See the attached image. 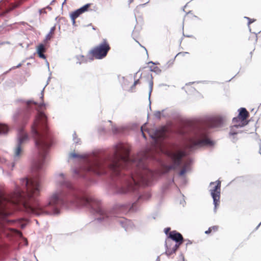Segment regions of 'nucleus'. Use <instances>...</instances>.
Here are the masks:
<instances>
[{
	"mask_svg": "<svg viewBox=\"0 0 261 261\" xmlns=\"http://www.w3.org/2000/svg\"><path fill=\"white\" fill-rule=\"evenodd\" d=\"M90 5L91 4L90 3L86 4L81 8L72 12L71 14H73L74 16L75 15L76 17H78L83 13L88 11Z\"/></svg>",
	"mask_w": 261,
	"mask_h": 261,
	"instance_id": "0eeeda50",
	"label": "nucleus"
},
{
	"mask_svg": "<svg viewBox=\"0 0 261 261\" xmlns=\"http://www.w3.org/2000/svg\"><path fill=\"white\" fill-rule=\"evenodd\" d=\"M110 46L106 39H103L98 45L94 47L90 53L96 59H102L108 54Z\"/></svg>",
	"mask_w": 261,
	"mask_h": 261,
	"instance_id": "20e7f679",
	"label": "nucleus"
},
{
	"mask_svg": "<svg viewBox=\"0 0 261 261\" xmlns=\"http://www.w3.org/2000/svg\"><path fill=\"white\" fill-rule=\"evenodd\" d=\"M133 1V0H128V3H131Z\"/></svg>",
	"mask_w": 261,
	"mask_h": 261,
	"instance_id": "4d7b16f0",
	"label": "nucleus"
},
{
	"mask_svg": "<svg viewBox=\"0 0 261 261\" xmlns=\"http://www.w3.org/2000/svg\"><path fill=\"white\" fill-rule=\"evenodd\" d=\"M109 122L112 123V121L111 120H109Z\"/></svg>",
	"mask_w": 261,
	"mask_h": 261,
	"instance_id": "69168bd1",
	"label": "nucleus"
},
{
	"mask_svg": "<svg viewBox=\"0 0 261 261\" xmlns=\"http://www.w3.org/2000/svg\"><path fill=\"white\" fill-rule=\"evenodd\" d=\"M154 116L157 119H160L161 117V111H155L154 114Z\"/></svg>",
	"mask_w": 261,
	"mask_h": 261,
	"instance_id": "bb28decb",
	"label": "nucleus"
},
{
	"mask_svg": "<svg viewBox=\"0 0 261 261\" xmlns=\"http://www.w3.org/2000/svg\"><path fill=\"white\" fill-rule=\"evenodd\" d=\"M178 54H179V53H178V54H176V56L175 57V58L177 56H178Z\"/></svg>",
	"mask_w": 261,
	"mask_h": 261,
	"instance_id": "0e129e2a",
	"label": "nucleus"
},
{
	"mask_svg": "<svg viewBox=\"0 0 261 261\" xmlns=\"http://www.w3.org/2000/svg\"><path fill=\"white\" fill-rule=\"evenodd\" d=\"M36 223H38V222L37 220H36Z\"/></svg>",
	"mask_w": 261,
	"mask_h": 261,
	"instance_id": "338daca9",
	"label": "nucleus"
},
{
	"mask_svg": "<svg viewBox=\"0 0 261 261\" xmlns=\"http://www.w3.org/2000/svg\"><path fill=\"white\" fill-rule=\"evenodd\" d=\"M55 1H56V0H53V1L50 3V5L53 4L55 2Z\"/></svg>",
	"mask_w": 261,
	"mask_h": 261,
	"instance_id": "8fccbe9b",
	"label": "nucleus"
},
{
	"mask_svg": "<svg viewBox=\"0 0 261 261\" xmlns=\"http://www.w3.org/2000/svg\"><path fill=\"white\" fill-rule=\"evenodd\" d=\"M21 66V63H19V64H18L17 66L12 67V69H15V68H19V67H20Z\"/></svg>",
	"mask_w": 261,
	"mask_h": 261,
	"instance_id": "4c0bfd02",
	"label": "nucleus"
},
{
	"mask_svg": "<svg viewBox=\"0 0 261 261\" xmlns=\"http://www.w3.org/2000/svg\"><path fill=\"white\" fill-rule=\"evenodd\" d=\"M167 168H168V170H175L176 169H177V167H176V166L173 163L171 165H170L169 166H167Z\"/></svg>",
	"mask_w": 261,
	"mask_h": 261,
	"instance_id": "c85d7f7f",
	"label": "nucleus"
},
{
	"mask_svg": "<svg viewBox=\"0 0 261 261\" xmlns=\"http://www.w3.org/2000/svg\"><path fill=\"white\" fill-rule=\"evenodd\" d=\"M259 146H260V148H259V153L261 154V145H259Z\"/></svg>",
	"mask_w": 261,
	"mask_h": 261,
	"instance_id": "603ef678",
	"label": "nucleus"
},
{
	"mask_svg": "<svg viewBox=\"0 0 261 261\" xmlns=\"http://www.w3.org/2000/svg\"><path fill=\"white\" fill-rule=\"evenodd\" d=\"M152 218L153 219H155V215L152 216Z\"/></svg>",
	"mask_w": 261,
	"mask_h": 261,
	"instance_id": "5fc2aeb1",
	"label": "nucleus"
},
{
	"mask_svg": "<svg viewBox=\"0 0 261 261\" xmlns=\"http://www.w3.org/2000/svg\"><path fill=\"white\" fill-rule=\"evenodd\" d=\"M45 9H48V10H51V8L49 6H47L45 8Z\"/></svg>",
	"mask_w": 261,
	"mask_h": 261,
	"instance_id": "c03bdc74",
	"label": "nucleus"
},
{
	"mask_svg": "<svg viewBox=\"0 0 261 261\" xmlns=\"http://www.w3.org/2000/svg\"><path fill=\"white\" fill-rule=\"evenodd\" d=\"M173 62H174V60H171L168 61L167 63V64H166V65L165 66V68H168L169 67H170L171 66H172V64H173Z\"/></svg>",
	"mask_w": 261,
	"mask_h": 261,
	"instance_id": "cd10ccee",
	"label": "nucleus"
},
{
	"mask_svg": "<svg viewBox=\"0 0 261 261\" xmlns=\"http://www.w3.org/2000/svg\"><path fill=\"white\" fill-rule=\"evenodd\" d=\"M9 130V127L7 125L0 123V135L6 134Z\"/></svg>",
	"mask_w": 261,
	"mask_h": 261,
	"instance_id": "4468645a",
	"label": "nucleus"
},
{
	"mask_svg": "<svg viewBox=\"0 0 261 261\" xmlns=\"http://www.w3.org/2000/svg\"><path fill=\"white\" fill-rule=\"evenodd\" d=\"M168 238L174 242L184 241L182 234L176 230H173L169 233Z\"/></svg>",
	"mask_w": 261,
	"mask_h": 261,
	"instance_id": "423d86ee",
	"label": "nucleus"
},
{
	"mask_svg": "<svg viewBox=\"0 0 261 261\" xmlns=\"http://www.w3.org/2000/svg\"><path fill=\"white\" fill-rule=\"evenodd\" d=\"M147 3H148V2H147V3H145V4H144V5H145V4H147Z\"/></svg>",
	"mask_w": 261,
	"mask_h": 261,
	"instance_id": "052dcab7",
	"label": "nucleus"
},
{
	"mask_svg": "<svg viewBox=\"0 0 261 261\" xmlns=\"http://www.w3.org/2000/svg\"><path fill=\"white\" fill-rule=\"evenodd\" d=\"M183 35L187 37H188V38H191V37H192V35H185L184 33H183Z\"/></svg>",
	"mask_w": 261,
	"mask_h": 261,
	"instance_id": "a19ab883",
	"label": "nucleus"
},
{
	"mask_svg": "<svg viewBox=\"0 0 261 261\" xmlns=\"http://www.w3.org/2000/svg\"><path fill=\"white\" fill-rule=\"evenodd\" d=\"M139 81V80H135V82H134V84L135 85H136L138 83Z\"/></svg>",
	"mask_w": 261,
	"mask_h": 261,
	"instance_id": "79ce46f5",
	"label": "nucleus"
},
{
	"mask_svg": "<svg viewBox=\"0 0 261 261\" xmlns=\"http://www.w3.org/2000/svg\"><path fill=\"white\" fill-rule=\"evenodd\" d=\"M180 256L182 257V260L183 261H185V258H184V256L183 254H181Z\"/></svg>",
	"mask_w": 261,
	"mask_h": 261,
	"instance_id": "a18cd8bd",
	"label": "nucleus"
},
{
	"mask_svg": "<svg viewBox=\"0 0 261 261\" xmlns=\"http://www.w3.org/2000/svg\"><path fill=\"white\" fill-rule=\"evenodd\" d=\"M173 250V248H166V251L165 254H166L168 256L171 255L173 253H175V252H173L172 250Z\"/></svg>",
	"mask_w": 261,
	"mask_h": 261,
	"instance_id": "4be33fe9",
	"label": "nucleus"
},
{
	"mask_svg": "<svg viewBox=\"0 0 261 261\" xmlns=\"http://www.w3.org/2000/svg\"><path fill=\"white\" fill-rule=\"evenodd\" d=\"M173 157L174 161L173 163L177 168L178 167H180L182 163V156L180 154H174Z\"/></svg>",
	"mask_w": 261,
	"mask_h": 261,
	"instance_id": "f8f14e48",
	"label": "nucleus"
},
{
	"mask_svg": "<svg viewBox=\"0 0 261 261\" xmlns=\"http://www.w3.org/2000/svg\"><path fill=\"white\" fill-rule=\"evenodd\" d=\"M147 3H148V2H147V3H145V4H144V5H145V4H147Z\"/></svg>",
	"mask_w": 261,
	"mask_h": 261,
	"instance_id": "680f3d73",
	"label": "nucleus"
},
{
	"mask_svg": "<svg viewBox=\"0 0 261 261\" xmlns=\"http://www.w3.org/2000/svg\"><path fill=\"white\" fill-rule=\"evenodd\" d=\"M55 26L53 27L50 30L49 33L46 35V39L49 40L50 39V35L53 33V32L55 30Z\"/></svg>",
	"mask_w": 261,
	"mask_h": 261,
	"instance_id": "393cba45",
	"label": "nucleus"
},
{
	"mask_svg": "<svg viewBox=\"0 0 261 261\" xmlns=\"http://www.w3.org/2000/svg\"><path fill=\"white\" fill-rule=\"evenodd\" d=\"M70 17L71 18V20L72 21V24L73 26H74L75 27L76 25V22H75V19L76 18H77V17H76L75 15L74 16L73 14L70 13Z\"/></svg>",
	"mask_w": 261,
	"mask_h": 261,
	"instance_id": "5701e85b",
	"label": "nucleus"
},
{
	"mask_svg": "<svg viewBox=\"0 0 261 261\" xmlns=\"http://www.w3.org/2000/svg\"><path fill=\"white\" fill-rule=\"evenodd\" d=\"M210 228H212V230H213L214 231H217L218 229V226H213L212 227H210Z\"/></svg>",
	"mask_w": 261,
	"mask_h": 261,
	"instance_id": "72a5a7b5",
	"label": "nucleus"
},
{
	"mask_svg": "<svg viewBox=\"0 0 261 261\" xmlns=\"http://www.w3.org/2000/svg\"><path fill=\"white\" fill-rule=\"evenodd\" d=\"M160 130L158 129H155L153 134H149L150 137L154 140L155 141H157L158 138L159 137Z\"/></svg>",
	"mask_w": 261,
	"mask_h": 261,
	"instance_id": "2eb2a0df",
	"label": "nucleus"
},
{
	"mask_svg": "<svg viewBox=\"0 0 261 261\" xmlns=\"http://www.w3.org/2000/svg\"><path fill=\"white\" fill-rule=\"evenodd\" d=\"M46 48L42 43L40 44L37 48V53L40 58L46 59V56L43 54L46 51Z\"/></svg>",
	"mask_w": 261,
	"mask_h": 261,
	"instance_id": "1a4fd4ad",
	"label": "nucleus"
},
{
	"mask_svg": "<svg viewBox=\"0 0 261 261\" xmlns=\"http://www.w3.org/2000/svg\"><path fill=\"white\" fill-rule=\"evenodd\" d=\"M150 70L151 71L155 72L156 74H160L161 72V70L158 66H151Z\"/></svg>",
	"mask_w": 261,
	"mask_h": 261,
	"instance_id": "aec40b11",
	"label": "nucleus"
},
{
	"mask_svg": "<svg viewBox=\"0 0 261 261\" xmlns=\"http://www.w3.org/2000/svg\"><path fill=\"white\" fill-rule=\"evenodd\" d=\"M12 261H18V260L14 258V259H13Z\"/></svg>",
	"mask_w": 261,
	"mask_h": 261,
	"instance_id": "bf43d9fd",
	"label": "nucleus"
},
{
	"mask_svg": "<svg viewBox=\"0 0 261 261\" xmlns=\"http://www.w3.org/2000/svg\"><path fill=\"white\" fill-rule=\"evenodd\" d=\"M170 229H171L170 227H167L164 229V233H165L166 235L168 236H169V233L171 232L170 231Z\"/></svg>",
	"mask_w": 261,
	"mask_h": 261,
	"instance_id": "7c9ffc66",
	"label": "nucleus"
},
{
	"mask_svg": "<svg viewBox=\"0 0 261 261\" xmlns=\"http://www.w3.org/2000/svg\"><path fill=\"white\" fill-rule=\"evenodd\" d=\"M46 64L48 67V70H49V64L48 62L47 61V60H46Z\"/></svg>",
	"mask_w": 261,
	"mask_h": 261,
	"instance_id": "ea45409f",
	"label": "nucleus"
},
{
	"mask_svg": "<svg viewBox=\"0 0 261 261\" xmlns=\"http://www.w3.org/2000/svg\"><path fill=\"white\" fill-rule=\"evenodd\" d=\"M142 129H143V126H141V131H142V136H143V137L144 138H146V136H145V134H144V133L143 132Z\"/></svg>",
	"mask_w": 261,
	"mask_h": 261,
	"instance_id": "58836bf2",
	"label": "nucleus"
},
{
	"mask_svg": "<svg viewBox=\"0 0 261 261\" xmlns=\"http://www.w3.org/2000/svg\"><path fill=\"white\" fill-rule=\"evenodd\" d=\"M135 86H136V85H135L134 84H133V85L131 86V87H130V90H133V89L134 88H135Z\"/></svg>",
	"mask_w": 261,
	"mask_h": 261,
	"instance_id": "37998d69",
	"label": "nucleus"
},
{
	"mask_svg": "<svg viewBox=\"0 0 261 261\" xmlns=\"http://www.w3.org/2000/svg\"><path fill=\"white\" fill-rule=\"evenodd\" d=\"M25 227V225H22V226H21V228H23Z\"/></svg>",
	"mask_w": 261,
	"mask_h": 261,
	"instance_id": "13d9d810",
	"label": "nucleus"
},
{
	"mask_svg": "<svg viewBox=\"0 0 261 261\" xmlns=\"http://www.w3.org/2000/svg\"><path fill=\"white\" fill-rule=\"evenodd\" d=\"M260 224H261V222H260V223H259V224L256 226V229H258V227H259V226L260 225Z\"/></svg>",
	"mask_w": 261,
	"mask_h": 261,
	"instance_id": "3c124183",
	"label": "nucleus"
},
{
	"mask_svg": "<svg viewBox=\"0 0 261 261\" xmlns=\"http://www.w3.org/2000/svg\"><path fill=\"white\" fill-rule=\"evenodd\" d=\"M66 2V0H64L63 3H62V5H63Z\"/></svg>",
	"mask_w": 261,
	"mask_h": 261,
	"instance_id": "6e6d98bb",
	"label": "nucleus"
},
{
	"mask_svg": "<svg viewBox=\"0 0 261 261\" xmlns=\"http://www.w3.org/2000/svg\"><path fill=\"white\" fill-rule=\"evenodd\" d=\"M232 123H234V124H242L243 123L244 124V126L247 125L248 123V121H243L241 120V118L238 115L237 117H234L232 118Z\"/></svg>",
	"mask_w": 261,
	"mask_h": 261,
	"instance_id": "ddd939ff",
	"label": "nucleus"
},
{
	"mask_svg": "<svg viewBox=\"0 0 261 261\" xmlns=\"http://www.w3.org/2000/svg\"><path fill=\"white\" fill-rule=\"evenodd\" d=\"M153 81L151 79V80H150L149 81V97H148V99H149V109H151V101H150V96H151V92L152 91V87H153Z\"/></svg>",
	"mask_w": 261,
	"mask_h": 261,
	"instance_id": "dca6fc26",
	"label": "nucleus"
},
{
	"mask_svg": "<svg viewBox=\"0 0 261 261\" xmlns=\"http://www.w3.org/2000/svg\"><path fill=\"white\" fill-rule=\"evenodd\" d=\"M39 12L40 14H42V13H46V11H45V8H43V9H39Z\"/></svg>",
	"mask_w": 261,
	"mask_h": 261,
	"instance_id": "473e14b6",
	"label": "nucleus"
},
{
	"mask_svg": "<svg viewBox=\"0 0 261 261\" xmlns=\"http://www.w3.org/2000/svg\"><path fill=\"white\" fill-rule=\"evenodd\" d=\"M216 185L213 187V189L210 190L211 195L213 199V204L214 205V212H216L217 206L220 202V191H221V181L219 180L216 182H211L210 185Z\"/></svg>",
	"mask_w": 261,
	"mask_h": 261,
	"instance_id": "39448f33",
	"label": "nucleus"
},
{
	"mask_svg": "<svg viewBox=\"0 0 261 261\" xmlns=\"http://www.w3.org/2000/svg\"><path fill=\"white\" fill-rule=\"evenodd\" d=\"M186 241H187V243L186 244V246H188V245H191L192 243V241H190V240H186Z\"/></svg>",
	"mask_w": 261,
	"mask_h": 261,
	"instance_id": "e433bc0d",
	"label": "nucleus"
},
{
	"mask_svg": "<svg viewBox=\"0 0 261 261\" xmlns=\"http://www.w3.org/2000/svg\"><path fill=\"white\" fill-rule=\"evenodd\" d=\"M147 3H148V2H147V3H145V4H144V5H145V4H147Z\"/></svg>",
	"mask_w": 261,
	"mask_h": 261,
	"instance_id": "e2e57ef3",
	"label": "nucleus"
},
{
	"mask_svg": "<svg viewBox=\"0 0 261 261\" xmlns=\"http://www.w3.org/2000/svg\"><path fill=\"white\" fill-rule=\"evenodd\" d=\"M244 18L247 19L248 20V25H249L251 23L254 21V19H252L248 17L245 16Z\"/></svg>",
	"mask_w": 261,
	"mask_h": 261,
	"instance_id": "c756f323",
	"label": "nucleus"
},
{
	"mask_svg": "<svg viewBox=\"0 0 261 261\" xmlns=\"http://www.w3.org/2000/svg\"><path fill=\"white\" fill-rule=\"evenodd\" d=\"M236 136L237 135H228V137L233 143H236L238 140Z\"/></svg>",
	"mask_w": 261,
	"mask_h": 261,
	"instance_id": "b1692460",
	"label": "nucleus"
},
{
	"mask_svg": "<svg viewBox=\"0 0 261 261\" xmlns=\"http://www.w3.org/2000/svg\"><path fill=\"white\" fill-rule=\"evenodd\" d=\"M50 79V76H49L48 78V80H47V83L45 85V86H44V87L43 88V89L42 90L41 92V96H40V98L41 99H43V92H44V88H45V87L48 84V83H49V81Z\"/></svg>",
	"mask_w": 261,
	"mask_h": 261,
	"instance_id": "a878e982",
	"label": "nucleus"
},
{
	"mask_svg": "<svg viewBox=\"0 0 261 261\" xmlns=\"http://www.w3.org/2000/svg\"><path fill=\"white\" fill-rule=\"evenodd\" d=\"M16 101L22 102L24 106L17 109L13 119L15 122L20 120L22 126L17 129L13 161L8 163L7 166L12 170L23 154V145L29 139L24 126L32 112L34 111H37V114L31 128L37 154L32 163V175L30 178L25 177L20 179L21 187L16 186L14 191L8 194L0 186V219H5L11 215V210L13 207L27 214L39 216L58 215L62 207L75 210L87 207L91 213L98 216L95 218V223H109L113 218L115 224L121 226V217L117 216L121 214V203L116 204L111 211L106 212L101 207L99 200L92 197L85 190L73 185L63 173L56 175L57 191L48 198L46 204H42L39 202L37 197L40 192V179L45 171L46 155L54 141L48 129L47 116L40 110L34 109L31 104L37 106L39 109L45 104L44 102L38 104L33 100L18 99Z\"/></svg>",
	"mask_w": 261,
	"mask_h": 261,
	"instance_id": "f257e3e1",
	"label": "nucleus"
},
{
	"mask_svg": "<svg viewBox=\"0 0 261 261\" xmlns=\"http://www.w3.org/2000/svg\"><path fill=\"white\" fill-rule=\"evenodd\" d=\"M244 126V124H233L230 127V130L228 135H238L240 133H242L243 131L239 129V128H241Z\"/></svg>",
	"mask_w": 261,
	"mask_h": 261,
	"instance_id": "6e6552de",
	"label": "nucleus"
},
{
	"mask_svg": "<svg viewBox=\"0 0 261 261\" xmlns=\"http://www.w3.org/2000/svg\"><path fill=\"white\" fill-rule=\"evenodd\" d=\"M155 261H160V258L159 256L156 257Z\"/></svg>",
	"mask_w": 261,
	"mask_h": 261,
	"instance_id": "de8ad7c7",
	"label": "nucleus"
},
{
	"mask_svg": "<svg viewBox=\"0 0 261 261\" xmlns=\"http://www.w3.org/2000/svg\"><path fill=\"white\" fill-rule=\"evenodd\" d=\"M5 44H10V42H9V41H3V42H0V45H4Z\"/></svg>",
	"mask_w": 261,
	"mask_h": 261,
	"instance_id": "f704fd0d",
	"label": "nucleus"
},
{
	"mask_svg": "<svg viewBox=\"0 0 261 261\" xmlns=\"http://www.w3.org/2000/svg\"><path fill=\"white\" fill-rule=\"evenodd\" d=\"M174 245L173 242L170 240V239H167L165 241V247L167 248H172Z\"/></svg>",
	"mask_w": 261,
	"mask_h": 261,
	"instance_id": "412c9836",
	"label": "nucleus"
},
{
	"mask_svg": "<svg viewBox=\"0 0 261 261\" xmlns=\"http://www.w3.org/2000/svg\"><path fill=\"white\" fill-rule=\"evenodd\" d=\"M76 59V63L81 65L82 63L85 62L84 61V56L83 55H76L75 56Z\"/></svg>",
	"mask_w": 261,
	"mask_h": 261,
	"instance_id": "f3484780",
	"label": "nucleus"
},
{
	"mask_svg": "<svg viewBox=\"0 0 261 261\" xmlns=\"http://www.w3.org/2000/svg\"><path fill=\"white\" fill-rule=\"evenodd\" d=\"M112 131L115 135L118 134L122 132L121 128L116 127V126H112Z\"/></svg>",
	"mask_w": 261,
	"mask_h": 261,
	"instance_id": "a211bd4d",
	"label": "nucleus"
},
{
	"mask_svg": "<svg viewBox=\"0 0 261 261\" xmlns=\"http://www.w3.org/2000/svg\"><path fill=\"white\" fill-rule=\"evenodd\" d=\"M148 64H153V65H155V63H154V62H153L152 61H150V62H148Z\"/></svg>",
	"mask_w": 261,
	"mask_h": 261,
	"instance_id": "09e8293b",
	"label": "nucleus"
},
{
	"mask_svg": "<svg viewBox=\"0 0 261 261\" xmlns=\"http://www.w3.org/2000/svg\"><path fill=\"white\" fill-rule=\"evenodd\" d=\"M224 121V118L219 116L213 118L210 122H201L191 125L187 130V133L192 139L191 144L188 147L192 150L197 146H212L214 142L208 138L210 128L221 126Z\"/></svg>",
	"mask_w": 261,
	"mask_h": 261,
	"instance_id": "7ed1b4c3",
	"label": "nucleus"
},
{
	"mask_svg": "<svg viewBox=\"0 0 261 261\" xmlns=\"http://www.w3.org/2000/svg\"><path fill=\"white\" fill-rule=\"evenodd\" d=\"M239 116L243 121H247L246 119L249 116V113L245 108H241L238 110Z\"/></svg>",
	"mask_w": 261,
	"mask_h": 261,
	"instance_id": "9b49d317",
	"label": "nucleus"
},
{
	"mask_svg": "<svg viewBox=\"0 0 261 261\" xmlns=\"http://www.w3.org/2000/svg\"><path fill=\"white\" fill-rule=\"evenodd\" d=\"M72 136H73V140L75 144H78L79 142L77 141H76V138H77L76 133L74 132Z\"/></svg>",
	"mask_w": 261,
	"mask_h": 261,
	"instance_id": "2f4dec72",
	"label": "nucleus"
},
{
	"mask_svg": "<svg viewBox=\"0 0 261 261\" xmlns=\"http://www.w3.org/2000/svg\"><path fill=\"white\" fill-rule=\"evenodd\" d=\"M69 156L83 160L79 168L72 169L73 177L92 181L95 176H106L111 194H138L140 186L148 185L154 176L144 158L132 156L129 147L121 143L116 144L113 152L109 154L98 151L83 154L72 152Z\"/></svg>",
	"mask_w": 261,
	"mask_h": 261,
	"instance_id": "f03ea898",
	"label": "nucleus"
},
{
	"mask_svg": "<svg viewBox=\"0 0 261 261\" xmlns=\"http://www.w3.org/2000/svg\"><path fill=\"white\" fill-rule=\"evenodd\" d=\"M212 232V228L209 227L208 229L205 231V234H209Z\"/></svg>",
	"mask_w": 261,
	"mask_h": 261,
	"instance_id": "c9c22d12",
	"label": "nucleus"
},
{
	"mask_svg": "<svg viewBox=\"0 0 261 261\" xmlns=\"http://www.w3.org/2000/svg\"><path fill=\"white\" fill-rule=\"evenodd\" d=\"M192 161L190 159L188 162L184 165L182 169L179 171L178 175L180 176H182L188 171L191 170V164H192Z\"/></svg>",
	"mask_w": 261,
	"mask_h": 261,
	"instance_id": "9d476101",
	"label": "nucleus"
},
{
	"mask_svg": "<svg viewBox=\"0 0 261 261\" xmlns=\"http://www.w3.org/2000/svg\"><path fill=\"white\" fill-rule=\"evenodd\" d=\"M184 242V241H180L175 242V244L173 246V250H172L173 252H176L178 248L179 247L180 245Z\"/></svg>",
	"mask_w": 261,
	"mask_h": 261,
	"instance_id": "6ab92c4d",
	"label": "nucleus"
},
{
	"mask_svg": "<svg viewBox=\"0 0 261 261\" xmlns=\"http://www.w3.org/2000/svg\"><path fill=\"white\" fill-rule=\"evenodd\" d=\"M11 69H12V68H10L9 70H8V71H7L5 72L4 73V74H7V73H8V72H9V71H10Z\"/></svg>",
	"mask_w": 261,
	"mask_h": 261,
	"instance_id": "49530a36",
	"label": "nucleus"
},
{
	"mask_svg": "<svg viewBox=\"0 0 261 261\" xmlns=\"http://www.w3.org/2000/svg\"><path fill=\"white\" fill-rule=\"evenodd\" d=\"M76 141H77L79 142H80V139H79V138L77 137V138H76Z\"/></svg>",
	"mask_w": 261,
	"mask_h": 261,
	"instance_id": "864d4df0",
	"label": "nucleus"
}]
</instances>
